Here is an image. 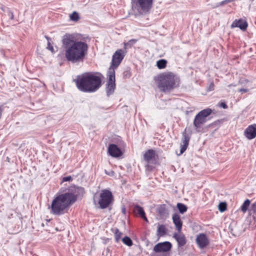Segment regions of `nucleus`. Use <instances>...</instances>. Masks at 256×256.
Listing matches in <instances>:
<instances>
[{"label":"nucleus","instance_id":"nucleus-1","mask_svg":"<svg viewBox=\"0 0 256 256\" xmlns=\"http://www.w3.org/2000/svg\"><path fill=\"white\" fill-rule=\"evenodd\" d=\"M62 43L68 62L76 63L84 60L88 48L86 42L78 40L76 34H66L62 36Z\"/></svg>","mask_w":256,"mask_h":256},{"label":"nucleus","instance_id":"nucleus-2","mask_svg":"<svg viewBox=\"0 0 256 256\" xmlns=\"http://www.w3.org/2000/svg\"><path fill=\"white\" fill-rule=\"evenodd\" d=\"M76 199V196L72 192L60 194L52 201L51 214L57 216L64 214L68 212L69 206L74 203Z\"/></svg>","mask_w":256,"mask_h":256},{"label":"nucleus","instance_id":"nucleus-3","mask_svg":"<svg viewBox=\"0 0 256 256\" xmlns=\"http://www.w3.org/2000/svg\"><path fill=\"white\" fill-rule=\"evenodd\" d=\"M74 81L78 88L84 92H95L102 84V80L98 76L90 74L78 76Z\"/></svg>","mask_w":256,"mask_h":256},{"label":"nucleus","instance_id":"nucleus-4","mask_svg":"<svg viewBox=\"0 0 256 256\" xmlns=\"http://www.w3.org/2000/svg\"><path fill=\"white\" fill-rule=\"evenodd\" d=\"M179 85V79L172 72H164L158 76V86L162 92H168Z\"/></svg>","mask_w":256,"mask_h":256},{"label":"nucleus","instance_id":"nucleus-5","mask_svg":"<svg viewBox=\"0 0 256 256\" xmlns=\"http://www.w3.org/2000/svg\"><path fill=\"white\" fill-rule=\"evenodd\" d=\"M153 0H132V10L137 14L147 13L152 8Z\"/></svg>","mask_w":256,"mask_h":256},{"label":"nucleus","instance_id":"nucleus-6","mask_svg":"<svg viewBox=\"0 0 256 256\" xmlns=\"http://www.w3.org/2000/svg\"><path fill=\"white\" fill-rule=\"evenodd\" d=\"M113 200V196L110 191L108 190H104L100 192L98 204L100 208L104 209L108 208Z\"/></svg>","mask_w":256,"mask_h":256},{"label":"nucleus","instance_id":"nucleus-7","mask_svg":"<svg viewBox=\"0 0 256 256\" xmlns=\"http://www.w3.org/2000/svg\"><path fill=\"white\" fill-rule=\"evenodd\" d=\"M108 80L106 84V93L110 96L114 92L116 89L115 70L114 68H110L108 71Z\"/></svg>","mask_w":256,"mask_h":256},{"label":"nucleus","instance_id":"nucleus-8","mask_svg":"<svg viewBox=\"0 0 256 256\" xmlns=\"http://www.w3.org/2000/svg\"><path fill=\"white\" fill-rule=\"evenodd\" d=\"M126 53V50L118 49L116 51L112 57V64L110 68H116L121 63Z\"/></svg>","mask_w":256,"mask_h":256},{"label":"nucleus","instance_id":"nucleus-9","mask_svg":"<svg viewBox=\"0 0 256 256\" xmlns=\"http://www.w3.org/2000/svg\"><path fill=\"white\" fill-rule=\"evenodd\" d=\"M172 245L169 242H159L154 248V251L156 253L167 252L172 248Z\"/></svg>","mask_w":256,"mask_h":256},{"label":"nucleus","instance_id":"nucleus-10","mask_svg":"<svg viewBox=\"0 0 256 256\" xmlns=\"http://www.w3.org/2000/svg\"><path fill=\"white\" fill-rule=\"evenodd\" d=\"M196 242L199 248H204L206 247L209 244V240L206 234H200L196 238Z\"/></svg>","mask_w":256,"mask_h":256},{"label":"nucleus","instance_id":"nucleus-11","mask_svg":"<svg viewBox=\"0 0 256 256\" xmlns=\"http://www.w3.org/2000/svg\"><path fill=\"white\" fill-rule=\"evenodd\" d=\"M244 136L248 140L254 139L256 137V124L249 126L244 130Z\"/></svg>","mask_w":256,"mask_h":256},{"label":"nucleus","instance_id":"nucleus-12","mask_svg":"<svg viewBox=\"0 0 256 256\" xmlns=\"http://www.w3.org/2000/svg\"><path fill=\"white\" fill-rule=\"evenodd\" d=\"M108 152L112 157L120 156L122 152L120 149L115 144H110L108 148Z\"/></svg>","mask_w":256,"mask_h":256},{"label":"nucleus","instance_id":"nucleus-13","mask_svg":"<svg viewBox=\"0 0 256 256\" xmlns=\"http://www.w3.org/2000/svg\"><path fill=\"white\" fill-rule=\"evenodd\" d=\"M231 27L232 28L236 27L239 28L241 30L244 31L246 30L248 27V23L246 20L242 19L238 20H236L231 24Z\"/></svg>","mask_w":256,"mask_h":256},{"label":"nucleus","instance_id":"nucleus-14","mask_svg":"<svg viewBox=\"0 0 256 256\" xmlns=\"http://www.w3.org/2000/svg\"><path fill=\"white\" fill-rule=\"evenodd\" d=\"M206 120H205L203 118L200 116V115L197 114L194 118V125L195 129L199 132L200 129L202 128V126L206 123Z\"/></svg>","mask_w":256,"mask_h":256},{"label":"nucleus","instance_id":"nucleus-15","mask_svg":"<svg viewBox=\"0 0 256 256\" xmlns=\"http://www.w3.org/2000/svg\"><path fill=\"white\" fill-rule=\"evenodd\" d=\"M172 219L178 232H180L182 228V222L180 220V216L177 214L172 215Z\"/></svg>","mask_w":256,"mask_h":256},{"label":"nucleus","instance_id":"nucleus-16","mask_svg":"<svg viewBox=\"0 0 256 256\" xmlns=\"http://www.w3.org/2000/svg\"><path fill=\"white\" fill-rule=\"evenodd\" d=\"M190 139V137L187 136L186 133L183 134V139L182 140V144L181 146L180 154H182L186 150L188 145Z\"/></svg>","mask_w":256,"mask_h":256},{"label":"nucleus","instance_id":"nucleus-17","mask_svg":"<svg viewBox=\"0 0 256 256\" xmlns=\"http://www.w3.org/2000/svg\"><path fill=\"white\" fill-rule=\"evenodd\" d=\"M155 152L152 150H148L144 154V158L148 162L150 163L154 158Z\"/></svg>","mask_w":256,"mask_h":256},{"label":"nucleus","instance_id":"nucleus-18","mask_svg":"<svg viewBox=\"0 0 256 256\" xmlns=\"http://www.w3.org/2000/svg\"><path fill=\"white\" fill-rule=\"evenodd\" d=\"M134 212L137 215H138L145 221L148 222V219L143 208L140 206L136 205L134 207Z\"/></svg>","mask_w":256,"mask_h":256},{"label":"nucleus","instance_id":"nucleus-19","mask_svg":"<svg viewBox=\"0 0 256 256\" xmlns=\"http://www.w3.org/2000/svg\"><path fill=\"white\" fill-rule=\"evenodd\" d=\"M174 238L176 240L178 246H182L186 244V240L184 235L180 234H175L174 235Z\"/></svg>","mask_w":256,"mask_h":256},{"label":"nucleus","instance_id":"nucleus-20","mask_svg":"<svg viewBox=\"0 0 256 256\" xmlns=\"http://www.w3.org/2000/svg\"><path fill=\"white\" fill-rule=\"evenodd\" d=\"M250 204V200H246L242 206H240V210L246 213L248 210H249V208Z\"/></svg>","mask_w":256,"mask_h":256},{"label":"nucleus","instance_id":"nucleus-21","mask_svg":"<svg viewBox=\"0 0 256 256\" xmlns=\"http://www.w3.org/2000/svg\"><path fill=\"white\" fill-rule=\"evenodd\" d=\"M248 215L252 216L254 219L256 216V201L252 204L249 210Z\"/></svg>","mask_w":256,"mask_h":256},{"label":"nucleus","instance_id":"nucleus-22","mask_svg":"<svg viewBox=\"0 0 256 256\" xmlns=\"http://www.w3.org/2000/svg\"><path fill=\"white\" fill-rule=\"evenodd\" d=\"M212 110L210 108H206L200 112L198 114L200 115V116L206 120V117L209 116L212 112Z\"/></svg>","mask_w":256,"mask_h":256},{"label":"nucleus","instance_id":"nucleus-23","mask_svg":"<svg viewBox=\"0 0 256 256\" xmlns=\"http://www.w3.org/2000/svg\"><path fill=\"white\" fill-rule=\"evenodd\" d=\"M166 230L164 225H159L157 230V235L159 236H163L166 234Z\"/></svg>","mask_w":256,"mask_h":256},{"label":"nucleus","instance_id":"nucleus-24","mask_svg":"<svg viewBox=\"0 0 256 256\" xmlns=\"http://www.w3.org/2000/svg\"><path fill=\"white\" fill-rule=\"evenodd\" d=\"M158 212L160 216H165L167 214V210L164 205H160L158 208Z\"/></svg>","mask_w":256,"mask_h":256},{"label":"nucleus","instance_id":"nucleus-25","mask_svg":"<svg viewBox=\"0 0 256 256\" xmlns=\"http://www.w3.org/2000/svg\"><path fill=\"white\" fill-rule=\"evenodd\" d=\"M137 42V40L136 39H132L130 40L127 42H124V50H126L128 48H130L132 47V46L136 42Z\"/></svg>","mask_w":256,"mask_h":256},{"label":"nucleus","instance_id":"nucleus-26","mask_svg":"<svg viewBox=\"0 0 256 256\" xmlns=\"http://www.w3.org/2000/svg\"><path fill=\"white\" fill-rule=\"evenodd\" d=\"M114 234L115 242H118L120 240L121 238L122 233V232H120L118 230V229L115 228L114 230Z\"/></svg>","mask_w":256,"mask_h":256},{"label":"nucleus","instance_id":"nucleus-27","mask_svg":"<svg viewBox=\"0 0 256 256\" xmlns=\"http://www.w3.org/2000/svg\"><path fill=\"white\" fill-rule=\"evenodd\" d=\"M167 62L164 59H162L158 60L156 62V66L160 69H162L166 66Z\"/></svg>","mask_w":256,"mask_h":256},{"label":"nucleus","instance_id":"nucleus-28","mask_svg":"<svg viewBox=\"0 0 256 256\" xmlns=\"http://www.w3.org/2000/svg\"><path fill=\"white\" fill-rule=\"evenodd\" d=\"M176 206L180 212L181 214H184L187 210L186 206L183 204L178 203Z\"/></svg>","mask_w":256,"mask_h":256},{"label":"nucleus","instance_id":"nucleus-29","mask_svg":"<svg viewBox=\"0 0 256 256\" xmlns=\"http://www.w3.org/2000/svg\"><path fill=\"white\" fill-rule=\"evenodd\" d=\"M122 242L126 245L130 246L132 245V241L131 238L128 236H124L122 238Z\"/></svg>","mask_w":256,"mask_h":256},{"label":"nucleus","instance_id":"nucleus-30","mask_svg":"<svg viewBox=\"0 0 256 256\" xmlns=\"http://www.w3.org/2000/svg\"><path fill=\"white\" fill-rule=\"evenodd\" d=\"M70 18L72 20L75 22L78 21L80 18L78 14L76 12H73L72 14H70Z\"/></svg>","mask_w":256,"mask_h":256},{"label":"nucleus","instance_id":"nucleus-31","mask_svg":"<svg viewBox=\"0 0 256 256\" xmlns=\"http://www.w3.org/2000/svg\"><path fill=\"white\" fill-rule=\"evenodd\" d=\"M45 38L48 40L47 48L48 50H50V51H52V52H54V48L51 45L50 42V41L51 40V38L46 36H45Z\"/></svg>","mask_w":256,"mask_h":256},{"label":"nucleus","instance_id":"nucleus-32","mask_svg":"<svg viewBox=\"0 0 256 256\" xmlns=\"http://www.w3.org/2000/svg\"><path fill=\"white\" fill-rule=\"evenodd\" d=\"M226 209V204L225 202H220L218 206V210L220 212H224Z\"/></svg>","mask_w":256,"mask_h":256},{"label":"nucleus","instance_id":"nucleus-33","mask_svg":"<svg viewBox=\"0 0 256 256\" xmlns=\"http://www.w3.org/2000/svg\"><path fill=\"white\" fill-rule=\"evenodd\" d=\"M72 180V178L71 176H65L62 178V182H70Z\"/></svg>","mask_w":256,"mask_h":256},{"label":"nucleus","instance_id":"nucleus-34","mask_svg":"<svg viewBox=\"0 0 256 256\" xmlns=\"http://www.w3.org/2000/svg\"><path fill=\"white\" fill-rule=\"evenodd\" d=\"M218 106L221 107V108H222L224 109L226 108H228V106L226 104V103L224 102H220L218 104Z\"/></svg>","mask_w":256,"mask_h":256},{"label":"nucleus","instance_id":"nucleus-35","mask_svg":"<svg viewBox=\"0 0 256 256\" xmlns=\"http://www.w3.org/2000/svg\"><path fill=\"white\" fill-rule=\"evenodd\" d=\"M209 89H210V90H214V84L213 82H212L210 84Z\"/></svg>","mask_w":256,"mask_h":256},{"label":"nucleus","instance_id":"nucleus-36","mask_svg":"<svg viewBox=\"0 0 256 256\" xmlns=\"http://www.w3.org/2000/svg\"><path fill=\"white\" fill-rule=\"evenodd\" d=\"M248 89H246V88H240L238 90V91L240 92H248Z\"/></svg>","mask_w":256,"mask_h":256},{"label":"nucleus","instance_id":"nucleus-37","mask_svg":"<svg viewBox=\"0 0 256 256\" xmlns=\"http://www.w3.org/2000/svg\"><path fill=\"white\" fill-rule=\"evenodd\" d=\"M9 16L10 17L11 19H13L14 18V14H13L12 12H10Z\"/></svg>","mask_w":256,"mask_h":256},{"label":"nucleus","instance_id":"nucleus-38","mask_svg":"<svg viewBox=\"0 0 256 256\" xmlns=\"http://www.w3.org/2000/svg\"><path fill=\"white\" fill-rule=\"evenodd\" d=\"M96 196H94V203H95V204H96Z\"/></svg>","mask_w":256,"mask_h":256},{"label":"nucleus","instance_id":"nucleus-39","mask_svg":"<svg viewBox=\"0 0 256 256\" xmlns=\"http://www.w3.org/2000/svg\"><path fill=\"white\" fill-rule=\"evenodd\" d=\"M123 212H125V209L124 208L123 210H122Z\"/></svg>","mask_w":256,"mask_h":256},{"label":"nucleus","instance_id":"nucleus-40","mask_svg":"<svg viewBox=\"0 0 256 256\" xmlns=\"http://www.w3.org/2000/svg\"><path fill=\"white\" fill-rule=\"evenodd\" d=\"M252 0L253 1L254 0Z\"/></svg>","mask_w":256,"mask_h":256}]
</instances>
